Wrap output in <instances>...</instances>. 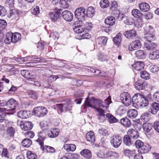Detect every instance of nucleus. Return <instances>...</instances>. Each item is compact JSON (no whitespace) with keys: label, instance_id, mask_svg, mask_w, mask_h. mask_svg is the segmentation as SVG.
<instances>
[{"label":"nucleus","instance_id":"1","mask_svg":"<svg viewBox=\"0 0 159 159\" xmlns=\"http://www.w3.org/2000/svg\"><path fill=\"white\" fill-rule=\"evenodd\" d=\"M86 99L85 105L92 108L95 109L98 112L97 116L99 121L101 122H104L106 120L104 113L107 110L108 105L111 103V98L108 97L104 100V102L101 99L94 98H91L89 102V96Z\"/></svg>","mask_w":159,"mask_h":159},{"label":"nucleus","instance_id":"2","mask_svg":"<svg viewBox=\"0 0 159 159\" xmlns=\"http://www.w3.org/2000/svg\"><path fill=\"white\" fill-rule=\"evenodd\" d=\"M132 102L133 106L138 108L144 107L148 104L147 99L139 93H135L133 96Z\"/></svg>","mask_w":159,"mask_h":159},{"label":"nucleus","instance_id":"3","mask_svg":"<svg viewBox=\"0 0 159 159\" xmlns=\"http://www.w3.org/2000/svg\"><path fill=\"white\" fill-rule=\"evenodd\" d=\"M7 107L0 108V111H12L18 107L17 102L13 99H11L7 101Z\"/></svg>","mask_w":159,"mask_h":159},{"label":"nucleus","instance_id":"4","mask_svg":"<svg viewBox=\"0 0 159 159\" xmlns=\"http://www.w3.org/2000/svg\"><path fill=\"white\" fill-rule=\"evenodd\" d=\"M56 107L58 108L61 112H65L67 111H70L71 109V104L70 100L63 102L61 104H57L56 105Z\"/></svg>","mask_w":159,"mask_h":159},{"label":"nucleus","instance_id":"5","mask_svg":"<svg viewBox=\"0 0 159 159\" xmlns=\"http://www.w3.org/2000/svg\"><path fill=\"white\" fill-rule=\"evenodd\" d=\"M120 98L122 102L126 107L129 106L132 102L130 95L127 92H124L121 94Z\"/></svg>","mask_w":159,"mask_h":159},{"label":"nucleus","instance_id":"6","mask_svg":"<svg viewBox=\"0 0 159 159\" xmlns=\"http://www.w3.org/2000/svg\"><path fill=\"white\" fill-rule=\"evenodd\" d=\"M122 142V138L120 136L113 135L111 138V144L115 148H118Z\"/></svg>","mask_w":159,"mask_h":159},{"label":"nucleus","instance_id":"7","mask_svg":"<svg viewBox=\"0 0 159 159\" xmlns=\"http://www.w3.org/2000/svg\"><path fill=\"white\" fill-rule=\"evenodd\" d=\"M34 113L39 117L43 116L47 113L48 110L47 108L43 107H38L34 109Z\"/></svg>","mask_w":159,"mask_h":159},{"label":"nucleus","instance_id":"8","mask_svg":"<svg viewBox=\"0 0 159 159\" xmlns=\"http://www.w3.org/2000/svg\"><path fill=\"white\" fill-rule=\"evenodd\" d=\"M134 86L136 89L141 90L145 89L147 86V84L144 80H139L135 83Z\"/></svg>","mask_w":159,"mask_h":159},{"label":"nucleus","instance_id":"9","mask_svg":"<svg viewBox=\"0 0 159 159\" xmlns=\"http://www.w3.org/2000/svg\"><path fill=\"white\" fill-rule=\"evenodd\" d=\"M141 47V44L140 41L136 40L132 42L129 46L128 49L130 51H132L138 49Z\"/></svg>","mask_w":159,"mask_h":159},{"label":"nucleus","instance_id":"10","mask_svg":"<svg viewBox=\"0 0 159 159\" xmlns=\"http://www.w3.org/2000/svg\"><path fill=\"white\" fill-rule=\"evenodd\" d=\"M20 126L21 129L24 131L30 130L33 127L32 124L30 122L27 121H21Z\"/></svg>","mask_w":159,"mask_h":159},{"label":"nucleus","instance_id":"11","mask_svg":"<svg viewBox=\"0 0 159 159\" xmlns=\"http://www.w3.org/2000/svg\"><path fill=\"white\" fill-rule=\"evenodd\" d=\"M62 15L63 18L67 21H72L73 18L72 13L68 11H65L62 13Z\"/></svg>","mask_w":159,"mask_h":159},{"label":"nucleus","instance_id":"12","mask_svg":"<svg viewBox=\"0 0 159 159\" xmlns=\"http://www.w3.org/2000/svg\"><path fill=\"white\" fill-rule=\"evenodd\" d=\"M159 111V103L156 102L150 104L149 111L152 114H155Z\"/></svg>","mask_w":159,"mask_h":159},{"label":"nucleus","instance_id":"13","mask_svg":"<svg viewBox=\"0 0 159 159\" xmlns=\"http://www.w3.org/2000/svg\"><path fill=\"white\" fill-rule=\"evenodd\" d=\"M123 34L126 38L131 39L136 36L137 33L135 30L132 29L125 32Z\"/></svg>","mask_w":159,"mask_h":159},{"label":"nucleus","instance_id":"14","mask_svg":"<svg viewBox=\"0 0 159 159\" xmlns=\"http://www.w3.org/2000/svg\"><path fill=\"white\" fill-rule=\"evenodd\" d=\"M54 4H58L59 6L64 8H67L68 7V3L66 0H53Z\"/></svg>","mask_w":159,"mask_h":159},{"label":"nucleus","instance_id":"15","mask_svg":"<svg viewBox=\"0 0 159 159\" xmlns=\"http://www.w3.org/2000/svg\"><path fill=\"white\" fill-rule=\"evenodd\" d=\"M86 139L91 143H93L95 140L94 133L92 131H90L87 133L85 135Z\"/></svg>","mask_w":159,"mask_h":159},{"label":"nucleus","instance_id":"16","mask_svg":"<svg viewBox=\"0 0 159 159\" xmlns=\"http://www.w3.org/2000/svg\"><path fill=\"white\" fill-rule=\"evenodd\" d=\"M127 134L134 141L139 136V132L133 129H130L127 131Z\"/></svg>","mask_w":159,"mask_h":159},{"label":"nucleus","instance_id":"17","mask_svg":"<svg viewBox=\"0 0 159 159\" xmlns=\"http://www.w3.org/2000/svg\"><path fill=\"white\" fill-rule=\"evenodd\" d=\"M46 135V133L43 131L39 132L38 133L39 138L36 141L39 143L41 147H42L43 145V141L45 138Z\"/></svg>","mask_w":159,"mask_h":159},{"label":"nucleus","instance_id":"18","mask_svg":"<svg viewBox=\"0 0 159 159\" xmlns=\"http://www.w3.org/2000/svg\"><path fill=\"white\" fill-rule=\"evenodd\" d=\"M123 142L126 145L130 146L134 143V141L129 135L127 134L125 135L124 136Z\"/></svg>","mask_w":159,"mask_h":159},{"label":"nucleus","instance_id":"19","mask_svg":"<svg viewBox=\"0 0 159 159\" xmlns=\"http://www.w3.org/2000/svg\"><path fill=\"white\" fill-rule=\"evenodd\" d=\"M144 65L142 61H137L132 65V67L137 71H140L143 69Z\"/></svg>","mask_w":159,"mask_h":159},{"label":"nucleus","instance_id":"20","mask_svg":"<svg viewBox=\"0 0 159 159\" xmlns=\"http://www.w3.org/2000/svg\"><path fill=\"white\" fill-rule=\"evenodd\" d=\"M15 129L12 127H8L6 129V134L8 139H9L14 136Z\"/></svg>","mask_w":159,"mask_h":159},{"label":"nucleus","instance_id":"21","mask_svg":"<svg viewBox=\"0 0 159 159\" xmlns=\"http://www.w3.org/2000/svg\"><path fill=\"white\" fill-rule=\"evenodd\" d=\"M17 115L20 118L26 119L29 117L30 114L29 111L24 110L18 111Z\"/></svg>","mask_w":159,"mask_h":159},{"label":"nucleus","instance_id":"22","mask_svg":"<svg viewBox=\"0 0 159 159\" xmlns=\"http://www.w3.org/2000/svg\"><path fill=\"white\" fill-rule=\"evenodd\" d=\"M127 111V107L125 106H120L117 109L116 114L120 116H121L125 114Z\"/></svg>","mask_w":159,"mask_h":159},{"label":"nucleus","instance_id":"23","mask_svg":"<svg viewBox=\"0 0 159 159\" xmlns=\"http://www.w3.org/2000/svg\"><path fill=\"white\" fill-rule=\"evenodd\" d=\"M107 39L108 38L106 37H100L97 39L96 43L101 47L105 46L106 44Z\"/></svg>","mask_w":159,"mask_h":159},{"label":"nucleus","instance_id":"24","mask_svg":"<svg viewBox=\"0 0 159 159\" xmlns=\"http://www.w3.org/2000/svg\"><path fill=\"white\" fill-rule=\"evenodd\" d=\"M60 133L59 129H53L49 131L48 136L50 138H55Z\"/></svg>","mask_w":159,"mask_h":159},{"label":"nucleus","instance_id":"25","mask_svg":"<svg viewBox=\"0 0 159 159\" xmlns=\"http://www.w3.org/2000/svg\"><path fill=\"white\" fill-rule=\"evenodd\" d=\"M20 74L23 77L27 79L28 80H30L31 79H33L34 77V75H31L30 72L27 70H21Z\"/></svg>","mask_w":159,"mask_h":159},{"label":"nucleus","instance_id":"26","mask_svg":"<svg viewBox=\"0 0 159 159\" xmlns=\"http://www.w3.org/2000/svg\"><path fill=\"white\" fill-rule=\"evenodd\" d=\"M80 154L83 157L87 159H89L92 157L90 151L88 149L83 150L80 152Z\"/></svg>","mask_w":159,"mask_h":159},{"label":"nucleus","instance_id":"27","mask_svg":"<svg viewBox=\"0 0 159 159\" xmlns=\"http://www.w3.org/2000/svg\"><path fill=\"white\" fill-rule=\"evenodd\" d=\"M143 38L148 42H152L155 39V37L153 33H146L144 35Z\"/></svg>","mask_w":159,"mask_h":159},{"label":"nucleus","instance_id":"28","mask_svg":"<svg viewBox=\"0 0 159 159\" xmlns=\"http://www.w3.org/2000/svg\"><path fill=\"white\" fill-rule=\"evenodd\" d=\"M85 9L83 7H80V22H81V24L84 23V21L87 19Z\"/></svg>","mask_w":159,"mask_h":159},{"label":"nucleus","instance_id":"29","mask_svg":"<svg viewBox=\"0 0 159 159\" xmlns=\"http://www.w3.org/2000/svg\"><path fill=\"white\" fill-rule=\"evenodd\" d=\"M140 9L143 12H148L150 9L149 5L146 2H142L139 4Z\"/></svg>","mask_w":159,"mask_h":159},{"label":"nucleus","instance_id":"30","mask_svg":"<svg viewBox=\"0 0 159 159\" xmlns=\"http://www.w3.org/2000/svg\"><path fill=\"white\" fill-rule=\"evenodd\" d=\"M84 24L82 23V24L80 23V24H81L80 25V28H81L82 30H81L80 29V33L82 32V31H84V30L86 29L88 30H90L92 29L93 25L91 23L86 22L85 24H84V25L83 26V24Z\"/></svg>","mask_w":159,"mask_h":159},{"label":"nucleus","instance_id":"31","mask_svg":"<svg viewBox=\"0 0 159 159\" xmlns=\"http://www.w3.org/2000/svg\"><path fill=\"white\" fill-rule=\"evenodd\" d=\"M116 20L115 18L111 16L107 17L105 20V22L106 24L112 26L115 24Z\"/></svg>","mask_w":159,"mask_h":159},{"label":"nucleus","instance_id":"32","mask_svg":"<svg viewBox=\"0 0 159 159\" xmlns=\"http://www.w3.org/2000/svg\"><path fill=\"white\" fill-rule=\"evenodd\" d=\"M127 115L128 117L131 119H134L137 116V111L135 109H130L127 112Z\"/></svg>","mask_w":159,"mask_h":159},{"label":"nucleus","instance_id":"33","mask_svg":"<svg viewBox=\"0 0 159 159\" xmlns=\"http://www.w3.org/2000/svg\"><path fill=\"white\" fill-rule=\"evenodd\" d=\"M64 148L67 152H73L76 149V146L73 144H66L64 145Z\"/></svg>","mask_w":159,"mask_h":159},{"label":"nucleus","instance_id":"34","mask_svg":"<svg viewBox=\"0 0 159 159\" xmlns=\"http://www.w3.org/2000/svg\"><path fill=\"white\" fill-rule=\"evenodd\" d=\"M151 147L148 144H143L140 149V152L141 153H145L148 152L151 149Z\"/></svg>","mask_w":159,"mask_h":159},{"label":"nucleus","instance_id":"35","mask_svg":"<svg viewBox=\"0 0 159 159\" xmlns=\"http://www.w3.org/2000/svg\"><path fill=\"white\" fill-rule=\"evenodd\" d=\"M11 35L13 43H16L19 41L21 38V35L19 33H15L13 34L11 33Z\"/></svg>","mask_w":159,"mask_h":159},{"label":"nucleus","instance_id":"36","mask_svg":"<svg viewBox=\"0 0 159 159\" xmlns=\"http://www.w3.org/2000/svg\"><path fill=\"white\" fill-rule=\"evenodd\" d=\"M132 15L134 17L140 18H141L142 16V13L139 10L137 9H134L131 11Z\"/></svg>","mask_w":159,"mask_h":159},{"label":"nucleus","instance_id":"37","mask_svg":"<svg viewBox=\"0 0 159 159\" xmlns=\"http://www.w3.org/2000/svg\"><path fill=\"white\" fill-rule=\"evenodd\" d=\"M106 116L110 123L113 124L117 122L118 121V120L111 114L107 113Z\"/></svg>","mask_w":159,"mask_h":159},{"label":"nucleus","instance_id":"38","mask_svg":"<svg viewBox=\"0 0 159 159\" xmlns=\"http://www.w3.org/2000/svg\"><path fill=\"white\" fill-rule=\"evenodd\" d=\"M149 58L152 60H154L159 58V50H156L149 55Z\"/></svg>","mask_w":159,"mask_h":159},{"label":"nucleus","instance_id":"39","mask_svg":"<svg viewBox=\"0 0 159 159\" xmlns=\"http://www.w3.org/2000/svg\"><path fill=\"white\" fill-rule=\"evenodd\" d=\"M123 153L125 156H128L129 158L134 156L135 154V151L134 150H131L129 149H125Z\"/></svg>","mask_w":159,"mask_h":159},{"label":"nucleus","instance_id":"40","mask_svg":"<svg viewBox=\"0 0 159 159\" xmlns=\"http://www.w3.org/2000/svg\"><path fill=\"white\" fill-rule=\"evenodd\" d=\"M120 121L121 124L125 126L129 127L131 125V122L130 120L126 117L121 119Z\"/></svg>","mask_w":159,"mask_h":159},{"label":"nucleus","instance_id":"41","mask_svg":"<svg viewBox=\"0 0 159 159\" xmlns=\"http://www.w3.org/2000/svg\"><path fill=\"white\" fill-rule=\"evenodd\" d=\"M157 44L154 43H146L144 45V48L147 50H153L156 48Z\"/></svg>","mask_w":159,"mask_h":159},{"label":"nucleus","instance_id":"42","mask_svg":"<svg viewBox=\"0 0 159 159\" xmlns=\"http://www.w3.org/2000/svg\"><path fill=\"white\" fill-rule=\"evenodd\" d=\"M135 54L136 57L140 59H144L146 57L145 54L143 50H138L135 52Z\"/></svg>","mask_w":159,"mask_h":159},{"label":"nucleus","instance_id":"43","mask_svg":"<svg viewBox=\"0 0 159 159\" xmlns=\"http://www.w3.org/2000/svg\"><path fill=\"white\" fill-rule=\"evenodd\" d=\"M121 34L119 33L113 39L114 43L117 46H119L120 45V43L121 41Z\"/></svg>","mask_w":159,"mask_h":159},{"label":"nucleus","instance_id":"44","mask_svg":"<svg viewBox=\"0 0 159 159\" xmlns=\"http://www.w3.org/2000/svg\"><path fill=\"white\" fill-rule=\"evenodd\" d=\"M49 16L52 21L55 22L57 20L58 18L59 15L57 12H51L49 13Z\"/></svg>","mask_w":159,"mask_h":159},{"label":"nucleus","instance_id":"45","mask_svg":"<svg viewBox=\"0 0 159 159\" xmlns=\"http://www.w3.org/2000/svg\"><path fill=\"white\" fill-rule=\"evenodd\" d=\"M73 30L77 34L80 33V20L75 21L74 23Z\"/></svg>","mask_w":159,"mask_h":159},{"label":"nucleus","instance_id":"46","mask_svg":"<svg viewBox=\"0 0 159 159\" xmlns=\"http://www.w3.org/2000/svg\"><path fill=\"white\" fill-rule=\"evenodd\" d=\"M21 143L23 146L26 148H28L31 145L32 142L30 139H25L23 140Z\"/></svg>","mask_w":159,"mask_h":159},{"label":"nucleus","instance_id":"47","mask_svg":"<svg viewBox=\"0 0 159 159\" xmlns=\"http://www.w3.org/2000/svg\"><path fill=\"white\" fill-rule=\"evenodd\" d=\"M152 125L151 123H144L143 125V129L146 132H148L152 128Z\"/></svg>","mask_w":159,"mask_h":159},{"label":"nucleus","instance_id":"48","mask_svg":"<svg viewBox=\"0 0 159 159\" xmlns=\"http://www.w3.org/2000/svg\"><path fill=\"white\" fill-rule=\"evenodd\" d=\"M94 10L93 7H89L87 11L86 16L88 17H92L94 14Z\"/></svg>","mask_w":159,"mask_h":159},{"label":"nucleus","instance_id":"49","mask_svg":"<svg viewBox=\"0 0 159 159\" xmlns=\"http://www.w3.org/2000/svg\"><path fill=\"white\" fill-rule=\"evenodd\" d=\"M4 42L6 44H9L11 42L12 43L11 35V33L9 32L6 35V38L4 39Z\"/></svg>","mask_w":159,"mask_h":159},{"label":"nucleus","instance_id":"50","mask_svg":"<svg viewBox=\"0 0 159 159\" xmlns=\"http://www.w3.org/2000/svg\"><path fill=\"white\" fill-rule=\"evenodd\" d=\"M100 7L102 8H105L109 5V2L107 0H101L100 2Z\"/></svg>","mask_w":159,"mask_h":159},{"label":"nucleus","instance_id":"51","mask_svg":"<svg viewBox=\"0 0 159 159\" xmlns=\"http://www.w3.org/2000/svg\"><path fill=\"white\" fill-rule=\"evenodd\" d=\"M149 119V114L147 112H145L141 116V120L145 122L148 121Z\"/></svg>","mask_w":159,"mask_h":159},{"label":"nucleus","instance_id":"52","mask_svg":"<svg viewBox=\"0 0 159 159\" xmlns=\"http://www.w3.org/2000/svg\"><path fill=\"white\" fill-rule=\"evenodd\" d=\"M27 156L28 159H37V157L34 153L30 151H28L27 152Z\"/></svg>","mask_w":159,"mask_h":159},{"label":"nucleus","instance_id":"53","mask_svg":"<svg viewBox=\"0 0 159 159\" xmlns=\"http://www.w3.org/2000/svg\"><path fill=\"white\" fill-rule=\"evenodd\" d=\"M150 71L152 73L157 72L159 70V67L156 65H152L149 66Z\"/></svg>","mask_w":159,"mask_h":159},{"label":"nucleus","instance_id":"54","mask_svg":"<svg viewBox=\"0 0 159 159\" xmlns=\"http://www.w3.org/2000/svg\"><path fill=\"white\" fill-rule=\"evenodd\" d=\"M141 77L143 79L147 80L149 78V75L146 71H143L141 72Z\"/></svg>","mask_w":159,"mask_h":159},{"label":"nucleus","instance_id":"55","mask_svg":"<svg viewBox=\"0 0 159 159\" xmlns=\"http://www.w3.org/2000/svg\"><path fill=\"white\" fill-rule=\"evenodd\" d=\"M31 12L34 15H37L39 13V7L37 6L32 8Z\"/></svg>","mask_w":159,"mask_h":159},{"label":"nucleus","instance_id":"56","mask_svg":"<svg viewBox=\"0 0 159 159\" xmlns=\"http://www.w3.org/2000/svg\"><path fill=\"white\" fill-rule=\"evenodd\" d=\"M145 31L147 33H154L155 32V30L153 27L149 25H146Z\"/></svg>","mask_w":159,"mask_h":159},{"label":"nucleus","instance_id":"57","mask_svg":"<svg viewBox=\"0 0 159 159\" xmlns=\"http://www.w3.org/2000/svg\"><path fill=\"white\" fill-rule=\"evenodd\" d=\"M134 142V144L136 148L139 149L141 148V147H142L144 144L143 143L139 140H138Z\"/></svg>","mask_w":159,"mask_h":159},{"label":"nucleus","instance_id":"58","mask_svg":"<svg viewBox=\"0 0 159 159\" xmlns=\"http://www.w3.org/2000/svg\"><path fill=\"white\" fill-rule=\"evenodd\" d=\"M7 25V22L5 20H0V34L1 32L6 27Z\"/></svg>","mask_w":159,"mask_h":159},{"label":"nucleus","instance_id":"59","mask_svg":"<svg viewBox=\"0 0 159 159\" xmlns=\"http://www.w3.org/2000/svg\"><path fill=\"white\" fill-rule=\"evenodd\" d=\"M44 149H45L48 152L53 153L55 152V149L53 147L45 145L44 147Z\"/></svg>","mask_w":159,"mask_h":159},{"label":"nucleus","instance_id":"60","mask_svg":"<svg viewBox=\"0 0 159 159\" xmlns=\"http://www.w3.org/2000/svg\"><path fill=\"white\" fill-rule=\"evenodd\" d=\"M124 21V23L126 25H131L134 23V21L132 18H126Z\"/></svg>","mask_w":159,"mask_h":159},{"label":"nucleus","instance_id":"61","mask_svg":"<svg viewBox=\"0 0 159 159\" xmlns=\"http://www.w3.org/2000/svg\"><path fill=\"white\" fill-rule=\"evenodd\" d=\"M2 157H6L7 158V159H9V155L7 149L6 148H4L3 149L2 153Z\"/></svg>","mask_w":159,"mask_h":159},{"label":"nucleus","instance_id":"62","mask_svg":"<svg viewBox=\"0 0 159 159\" xmlns=\"http://www.w3.org/2000/svg\"><path fill=\"white\" fill-rule=\"evenodd\" d=\"M109 154L111 157L115 159H116L119 157V154L116 152L110 151L109 152Z\"/></svg>","mask_w":159,"mask_h":159},{"label":"nucleus","instance_id":"63","mask_svg":"<svg viewBox=\"0 0 159 159\" xmlns=\"http://www.w3.org/2000/svg\"><path fill=\"white\" fill-rule=\"evenodd\" d=\"M29 97L34 99H37L38 98V96L36 93L35 92L30 91L28 93Z\"/></svg>","mask_w":159,"mask_h":159},{"label":"nucleus","instance_id":"64","mask_svg":"<svg viewBox=\"0 0 159 159\" xmlns=\"http://www.w3.org/2000/svg\"><path fill=\"white\" fill-rule=\"evenodd\" d=\"M153 99L155 101L159 103V92H157L153 94Z\"/></svg>","mask_w":159,"mask_h":159}]
</instances>
